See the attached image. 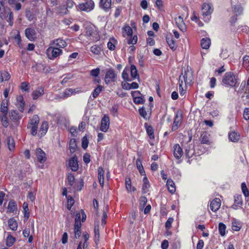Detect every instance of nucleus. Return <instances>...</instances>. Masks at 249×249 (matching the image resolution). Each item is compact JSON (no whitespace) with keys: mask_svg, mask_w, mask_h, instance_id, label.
Returning <instances> with one entry per match:
<instances>
[{"mask_svg":"<svg viewBox=\"0 0 249 249\" xmlns=\"http://www.w3.org/2000/svg\"><path fill=\"white\" fill-rule=\"evenodd\" d=\"M238 82V79L233 72H227L224 74L222 81V84L226 87H233Z\"/></svg>","mask_w":249,"mask_h":249,"instance_id":"1","label":"nucleus"},{"mask_svg":"<svg viewBox=\"0 0 249 249\" xmlns=\"http://www.w3.org/2000/svg\"><path fill=\"white\" fill-rule=\"evenodd\" d=\"M39 122V119L38 116L37 115H35L28 124V128L30 129L31 134L33 136H35L37 134Z\"/></svg>","mask_w":249,"mask_h":249,"instance_id":"2","label":"nucleus"},{"mask_svg":"<svg viewBox=\"0 0 249 249\" xmlns=\"http://www.w3.org/2000/svg\"><path fill=\"white\" fill-rule=\"evenodd\" d=\"M46 53L49 59L53 60L62 53V50L55 47H49L46 51Z\"/></svg>","mask_w":249,"mask_h":249,"instance_id":"3","label":"nucleus"},{"mask_svg":"<svg viewBox=\"0 0 249 249\" xmlns=\"http://www.w3.org/2000/svg\"><path fill=\"white\" fill-rule=\"evenodd\" d=\"M184 80L185 83H190L192 81V76L191 73L189 72L188 68L186 71H185L184 74L182 72L181 74L179 77V90L182 89L183 85V80Z\"/></svg>","mask_w":249,"mask_h":249,"instance_id":"4","label":"nucleus"},{"mask_svg":"<svg viewBox=\"0 0 249 249\" xmlns=\"http://www.w3.org/2000/svg\"><path fill=\"white\" fill-rule=\"evenodd\" d=\"M117 74L115 73L113 69H109L107 70L105 77V82L106 84L114 82L116 80Z\"/></svg>","mask_w":249,"mask_h":249,"instance_id":"5","label":"nucleus"},{"mask_svg":"<svg viewBox=\"0 0 249 249\" xmlns=\"http://www.w3.org/2000/svg\"><path fill=\"white\" fill-rule=\"evenodd\" d=\"M94 2L91 0H88L85 2L79 4L78 8L82 11L89 12L93 9Z\"/></svg>","mask_w":249,"mask_h":249,"instance_id":"6","label":"nucleus"},{"mask_svg":"<svg viewBox=\"0 0 249 249\" xmlns=\"http://www.w3.org/2000/svg\"><path fill=\"white\" fill-rule=\"evenodd\" d=\"M110 119L107 115H105L101 120L100 130L103 132H107L109 128Z\"/></svg>","mask_w":249,"mask_h":249,"instance_id":"7","label":"nucleus"},{"mask_svg":"<svg viewBox=\"0 0 249 249\" xmlns=\"http://www.w3.org/2000/svg\"><path fill=\"white\" fill-rule=\"evenodd\" d=\"M77 92L76 89H65L61 95L58 96L56 95L55 99L61 98V99H65L66 98L70 96H71L73 93H75Z\"/></svg>","mask_w":249,"mask_h":249,"instance_id":"8","label":"nucleus"},{"mask_svg":"<svg viewBox=\"0 0 249 249\" xmlns=\"http://www.w3.org/2000/svg\"><path fill=\"white\" fill-rule=\"evenodd\" d=\"M220 206V199L218 198H215L211 202L210 207L212 211L215 212L219 210Z\"/></svg>","mask_w":249,"mask_h":249,"instance_id":"9","label":"nucleus"},{"mask_svg":"<svg viewBox=\"0 0 249 249\" xmlns=\"http://www.w3.org/2000/svg\"><path fill=\"white\" fill-rule=\"evenodd\" d=\"M36 154L38 161L40 163H44L46 160L45 152L40 148L36 150Z\"/></svg>","mask_w":249,"mask_h":249,"instance_id":"10","label":"nucleus"},{"mask_svg":"<svg viewBox=\"0 0 249 249\" xmlns=\"http://www.w3.org/2000/svg\"><path fill=\"white\" fill-rule=\"evenodd\" d=\"M173 154L177 159H180L182 155L183 151L178 144H176L173 147Z\"/></svg>","mask_w":249,"mask_h":249,"instance_id":"11","label":"nucleus"},{"mask_svg":"<svg viewBox=\"0 0 249 249\" xmlns=\"http://www.w3.org/2000/svg\"><path fill=\"white\" fill-rule=\"evenodd\" d=\"M69 165L72 171H77L79 168V166L77 161V158L76 156H74L70 159Z\"/></svg>","mask_w":249,"mask_h":249,"instance_id":"12","label":"nucleus"},{"mask_svg":"<svg viewBox=\"0 0 249 249\" xmlns=\"http://www.w3.org/2000/svg\"><path fill=\"white\" fill-rule=\"evenodd\" d=\"M44 93V88L42 86L38 87L32 92V95L33 99L34 100H36L39 97L42 96Z\"/></svg>","mask_w":249,"mask_h":249,"instance_id":"13","label":"nucleus"},{"mask_svg":"<svg viewBox=\"0 0 249 249\" xmlns=\"http://www.w3.org/2000/svg\"><path fill=\"white\" fill-rule=\"evenodd\" d=\"M26 37L30 41H33L36 38V31L32 28H28L25 30Z\"/></svg>","mask_w":249,"mask_h":249,"instance_id":"14","label":"nucleus"},{"mask_svg":"<svg viewBox=\"0 0 249 249\" xmlns=\"http://www.w3.org/2000/svg\"><path fill=\"white\" fill-rule=\"evenodd\" d=\"M213 12V9L210 4L207 3H204L202 7V13L203 16L206 17L211 14Z\"/></svg>","mask_w":249,"mask_h":249,"instance_id":"15","label":"nucleus"},{"mask_svg":"<svg viewBox=\"0 0 249 249\" xmlns=\"http://www.w3.org/2000/svg\"><path fill=\"white\" fill-rule=\"evenodd\" d=\"M181 120V114H179L178 113L176 114L175 120L173 123V124L172 127V131H175L179 127L180 125V122Z\"/></svg>","mask_w":249,"mask_h":249,"instance_id":"16","label":"nucleus"},{"mask_svg":"<svg viewBox=\"0 0 249 249\" xmlns=\"http://www.w3.org/2000/svg\"><path fill=\"white\" fill-rule=\"evenodd\" d=\"M53 44L54 45V47H57L59 49L64 48L67 46V43L61 38H58L53 40Z\"/></svg>","mask_w":249,"mask_h":249,"instance_id":"17","label":"nucleus"},{"mask_svg":"<svg viewBox=\"0 0 249 249\" xmlns=\"http://www.w3.org/2000/svg\"><path fill=\"white\" fill-rule=\"evenodd\" d=\"M9 117L10 119L14 122L17 123L21 119L18 112L15 110H12L9 112Z\"/></svg>","mask_w":249,"mask_h":249,"instance_id":"18","label":"nucleus"},{"mask_svg":"<svg viewBox=\"0 0 249 249\" xmlns=\"http://www.w3.org/2000/svg\"><path fill=\"white\" fill-rule=\"evenodd\" d=\"M166 40L169 47L171 50L175 51L177 49L178 46L172 36H167Z\"/></svg>","mask_w":249,"mask_h":249,"instance_id":"19","label":"nucleus"},{"mask_svg":"<svg viewBox=\"0 0 249 249\" xmlns=\"http://www.w3.org/2000/svg\"><path fill=\"white\" fill-rule=\"evenodd\" d=\"M176 23L177 24L178 27L182 31L186 30L185 24L184 23L183 18L181 16H178V18H175Z\"/></svg>","mask_w":249,"mask_h":249,"instance_id":"20","label":"nucleus"},{"mask_svg":"<svg viewBox=\"0 0 249 249\" xmlns=\"http://www.w3.org/2000/svg\"><path fill=\"white\" fill-rule=\"evenodd\" d=\"M104 170L102 167H100L98 169V178L100 184L103 186L104 185Z\"/></svg>","mask_w":249,"mask_h":249,"instance_id":"21","label":"nucleus"},{"mask_svg":"<svg viewBox=\"0 0 249 249\" xmlns=\"http://www.w3.org/2000/svg\"><path fill=\"white\" fill-rule=\"evenodd\" d=\"M229 139L232 142H237L240 139V135L235 131L231 132L229 133Z\"/></svg>","mask_w":249,"mask_h":249,"instance_id":"22","label":"nucleus"},{"mask_svg":"<svg viewBox=\"0 0 249 249\" xmlns=\"http://www.w3.org/2000/svg\"><path fill=\"white\" fill-rule=\"evenodd\" d=\"M166 185L168 188V191L172 194H173L176 191V187L174 181L171 179H168L166 183Z\"/></svg>","mask_w":249,"mask_h":249,"instance_id":"23","label":"nucleus"},{"mask_svg":"<svg viewBox=\"0 0 249 249\" xmlns=\"http://www.w3.org/2000/svg\"><path fill=\"white\" fill-rule=\"evenodd\" d=\"M211 45V40L209 38H203L201 40V46L204 49H208Z\"/></svg>","mask_w":249,"mask_h":249,"instance_id":"24","label":"nucleus"},{"mask_svg":"<svg viewBox=\"0 0 249 249\" xmlns=\"http://www.w3.org/2000/svg\"><path fill=\"white\" fill-rule=\"evenodd\" d=\"M150 187L149 182L147 178L145 176L143 179V185H142V193L145 194L148 191V188Z\"/></svg>","mask_w":249,"mask_h":249,"instance_id":"25","label":"nucleus"},{"mask_svg":"<svg viewBox=\"0 0 249 249\" xmlns=\"http://www.w3.org/2000/svg\"><path fill=\"white\" fill-rule=\"evenodd\" d=\"M9 228L13 231H16L18 228V223L14 218H10L8 221Z\"/></svg>","mask_w":249,"mask_h":249,"instance_id":"26","label":"nucleus"},{"mask_svg":"<svg viewBox=\"0 0 249 249\" xmlns=\"http://www.w3.org/2000/svg\"><path fill=\"white\" fill-rule=\"evenodd\" d=\"M11 77L10 74L7 71L0 72V83L4 81H7Z\"/></svg>","mask_w":249,"mask_h":249,"instance_id":"27","label":"nucleus"},{"mask_svg":"<svg viewBox=\"0 0 249 249\" xmlns=\"http://www.w3.org/2000/svg\"><path fill=\"white\" fill-rule=\"evenodd\" d=\"M111 0H101L100 6L104 9H108L111 7Z\"/></svg>","mask_w":249,"mask_h":249,"instance_id":"28","label":"nucleus"},{"mask_svg":"<svg viewBox=\"0 0 249 249\" xmlns=\"http://www.w3.org/2000/svg\"><path fill=\"white\" fill-rule=\"evenodd\" d=\"M0 112L2 113V115H7L8 112L7 101L3 100L0 106Z\"/></svg>","mask_w":249,"mask_h":249,"instance_id":"29","label":"nucleus"},{"mask_svg":"<svg viewBox=\"0 0 249 249\" xmlns=\"http://www.w3.org/2000/svg\"><path fill=\"white\" fill-rule=\"evenodd\" d=\"M70 150L71 153H74L77 148L76 141L75 139H71L70 141Z\"/></svg>","mask_w":249,"mask_h":249,"instance_id":"30","label":"nucleus"},{"mask_svg":"<svg viewBox=\"0 0 249 249\" xmlns=\"http://www.w3.org/2000/svg\"><path fill=\"white\" fill-rule=\"evenodd\" d=\"M23 212H24V217L25 218L24 221L27 220V219L29 217V209H28V205L27 203L24 202L23 204Z\"/></svg>","mask_w":249,"mask_h":249,"instance_id":"31","label":"nucleus"},{"mask_svg":"<svg viewBox=\"0 0 249 249\" xmlns=\"http://www.w3.org/2000/svg\"><path fill=\"white\" fill-rule=\"evenodd\" d=\"M8 211L10 213H13L17 209V204L15 201L10 200L8 203Z\"/></svg>","mask_w":249,"mask_h":249,"instance_id":"32","label":"nucleus"},{"mask_svg":"<svg viewBox=\"0 0 249 249\" xmlns=\"http://www.w3.org/2000/svg\"><path fill=\"white\" fill-rule=\"evenodd\" d=\"M100 232L99 227L98 225L95 226L94 228V242L96 245L98 244L99 241Z\"/></svg>","mask_w":249,"mask_h":249,"instance_id":"33","label":"nucleus"},{"mask_svg":"<svg viewBox=\"0 0 249 249\" xmlns=\"http://www.w3.org/2000/svg\"><path fill=\"white\" fill-rule=\"evenodd\" d=\"M48 129V124L47 122H43L40 128V132L42 136L44 135L47 132Z\"/></svg>","mask_w":249,"mask_h":249,"instance_id":"34","label":"nucleus"},{"mask_svg":"<svg viewBox=\"0 0 249 249\" xmlns=\"http://www.w3.org/2000/svg\"><path fill=\"white\" fill-rule=\"evenodd\" d=\"M130 73L131 76L133 79H136L137 77L138 78H139L136 67L133 65H131L130 67Z\"/></svg>","mask_w":249,"mask_h":249,"instance_id":"35","label":"nucleus"},{"mask_svg":"<svg viewBox=\"0 0 249 249\" xmlns=\"http://www.w3.org/2000/svg\"><path fill=\"white\" fill-rule=\"evenodd\" d=\"M86 35L88 37H93L94 35H96L93 29L90 27H87L86 28Z\"/></svg>","mask_w":249,"mask_h":249,"instance_id":"36","label":"nucleus"},{"mask_svg":"<svg viewBox=\"0 0 249 249\" xmlns=\"http://www.w3.org/2000/svg\"><path fill=\"white\" fill-rule=\"evenodd\" d=\"M209 135L206 133H204L201 135V142L203 144H209Z\"/></svg>","mask_w":249,"mask_h":249,"instance_id":"37","label":"nucleus"},{"mask_svg":"<svg viewBox=\"0 0 249 249\" xmlns=\"http://www.w3.org/2000/svg\"><path fill=\"white\" fill-rule=\"evenodd\" d=\"M136 165L138 169L139 170V172L141 175H145V171L144 170V169L143 168V166L142 164V162L140 159H137L136 160Z\"/></svg>","mask_w":249,"mask_h":249,"instance_id":"38","label":"nucleus"},{"mask_svg":"<svg viewBox=\"0 0 249 249\" xmlns=\"http://www.w3.org/2000/svg\"><path fill=\"white\" fill-rule=\"evenodd\" d=\"M103 87L101 85H98L96 88H95L92 92V96L93 98H96L100 93L103 90Z\"/></svg>","mask_w":249,"mask_h":249,"instance_id":"39","label":"nucleus"},{"mask_svg":"<svg viewBox=\"0 0 249 249\" xmlns=\"http://www.w3.org/2000/svg\"><path fill=\"white\" fill-rule=\"evenodd\" d=\"M7 143L9 149L10 151L13 150L15 148V141L14 139L11 137H8L7 139Z\"/></svg>","mask_w":249,"mask_h":249,"instance_id":"40","label":"nucleus"},{"mask_svg":"<svg viewBox=\"0 0 249 249\" xmlns=\"http://www.w3.org/2000/svg\"><path fill=\"white\" fill-rule=\"evenodd\" d=\"M90 51L96 55H98L100 53L102 49L101 47L99 46L95 45L90 48Z\"/></svg>","mask_w":249,"mask_h":249,"instance_id":"41","label":"nucleus"},{"mask_svg":"<svg viewBox=\"0 0 249 249\" xmlns=\"http://www.w3.org/2000/svg\"><path fill=\"white\" fill-rule=\"evenodd\" d=\"M116 42V40L114 38H111L110 39L109 41L107 43V47L108 48L111 50H114L115 49V43Z\"/></svg>","mask_w":249,"mask_h":249,"instance_id":"42","label":"nucleus"},{"mask_svg":"<svg viewBox=\"0 0 249 249\" xmlns=\"http://www.w3.org/2000/svg\"><path fill=\"white\" fill-rule=\"evenodd\" d=\"M226 229V225L223 223H220L218 225V230L219 234L221 236H224L225 234V230Z\"/></svg>","mask_w":249,"mask_h":249,"instance_id":"43","label":"nucleus"},{"mask_svg":"<svg viewBox=\"0 0 249 249\" xmlns=\"http://www.w3.org/2000/svg\"><path fill=\"white\" fill-rule=\"evenodd\" d=\"M7 18L5 19L9 23V25L11 26L13 25V14L12 12H8L7 14Z\"/></svg>","mask_w":249,"mask_h":249,"instance_id":"44","label":"nucleus"},{"mask_svg":"<svg viewBox=\"0 0 249 249\" xmlns=\"http://www.w3.org/2000/svg\"><path fill=\"white\" fill-rule=\"evenodd\" d=\"M15 242V238L9 235L6 238V245L8 247H11Z\"/></svg>","mask_w":249,"mask_h":249,"instance_id":"45","label":"nucleus"},{"mask_svg":"<svg viewBox=\"0 0 249 249\" xmlns=\"http://www.w3.org/2000/svg\"><path fill=\"white\" fill-rule=\"evenodd\" d=\"M241 224L237 221H234L232 222V230L234 231H239L241 229Z\"/></svg>","mask_w":249,"mask_h":249,"instance_id":"46","label":"nucleus"},{"mask_svg":"<svg viewBox=\"0 0 249 249\" xmlns=\"http://www.w3.org/2000/svg\"><path fill=\"white\" fill-rule=\"evenodd\" d=\"M146 132L150 139L154 138V130L153 127L151 125L147 126L146 127Z\"/></svg>","mask_w":249,"mask_h":249,"instance_id":"47","label":"nucleus"},{"mask_svg":"<svg viewBox=\"0 0 249 249\" xmlns=\"http://www.w3.org/2000/svg\"><path fill=\"white\" fill-rule=\"evenodd\" d=\"M234 203L236 204H237L238 205L241 206L243 204V200L242 198L241 195H236L234 196Z\"/></svg>","mask_w":249,"mask_h":249,"instance_id":"48","label":"nucleus"},{"mask_svg":"<svg viewBox=\"0 0 249 249\" xmlns=\"http://www.w3.org/2000/svg\"><path fill=\"white\" fill-rule=\"evenodd\" d=\"M241 188L242 192L244 194V196L246 197H248L249 196V192L248 191V189L246 186V183L243 182L241 184Z\"/></svg>","mask_w":249,"mask_h":249,"instance_id":"49","label":"nucleus"},{"mask_svg":"<svg viewBox=\"0 0 249 249\" xmlns=\"http://www.w3.org/2000/svg\"><path fill=\"white\" fill-rule=\"evenodd\" d=\"M0 118L2 125L5 127H7L9 125V122L7 118V115H2Z\"/></svg>","mask_w":249,"mask_h":249,"instance_id":"50","label":"nucleus"},{"mask_svg":"<svg viewBox=\"0 0 249 249\" xmlns=\"http://www.w3.org/2000/svg\"><path fill=\"white\" fill-rule=\"evenodd\" d=\"M100 70L99 68H97L95 69H93L90 71V74L91 76L97 77L100 73Z\"/></svg>","mask_w":249,"mask_h":249,"instance_id":"51","label":"nucleus"},{"mask_svg":"<svg viewBox=\"0 0 249 249\" xmlns=\"http://www.w3.org/2000/svg\"><path fill=\"white\" fill-rule=\"evenodd\" d=\"M194 154V150L193 149H186L185 156L187 158H191Z\"/></svg>","mask_w":249,"mask_h":249,"instance_id":"52","label":"nucleus"},{"mask_svg":"<svg viewBox=\"0 0 249 249\" xmlns=\"http://www.w3.org/2000/svg\"><path fill=\"white\" fill-rule=\"evenodd\" d=\"M67 179L69 181V184L72 186L74 182L75 178L73 174L69 173L67 176Z\"/></svg>","mask_w":249,"mask_h":249,"instance_id":"53","label":"nucleus"},{"mask_svg":"<svg viewBox=\"0 0 249 249\" xmlns=\"http://www.w3.org/2000/svg\"><path fill=\"white\" fill-rule=\"evenodd\" d=\"M74 201L72 197L71 196H69L68 197V206L67 208L68 210H70L71 207L74 204Z\"/></svg>","mask_w":249,"mask_h":249,"instance_id":"54","label":"nucleus"},{"mask_svg":"<svg viewBox=\"0 0 249 249\" xmlns=\"http://www.w3.org/2000/svg\"><path fill=\"white\" fill-rule=\"evenodd\" d=\"M173 218L171 217L168 218L167 219L165 224V227L167 230H168L171 227L172 223H173Z\"/></svg>","mask_w":249,"mask_h":249,"instance_id":"55","label":"nucleus"},{"mask_svg":"<svg viewBox=\"0 0 249 249\" xmlns=\"http://www.w3.org/2000/svg\"><path fill=\"white\" fill-rule=\"evenodd\" d=\"M89 141L87 137H84L82 139V146L83 149H86L88 146Z\"/></svg>","mask_w":249,"mask_h":249,"instance_id":"56","label":"nucleus"},{"mask_svg":"<svg viewBox=\"0 0 249 249\" xmlns=\"http://www.w3.org/2000/svg\"><path fill=\"white\" fill-rule=\"evenodd\" d=\"M21 89L26 92L29 90V86L27 82H22L21 85Z\"/></svg>","mask_w":249,"mask_h":249,"instance_id":"57","label":"nucleus"},{"mask_svg":"<svg viewBox=\"0 0 249 249\" xmlns=\"http://www.w3.org/2000/svg\"><path fill=\"white\" fill-rule=\"evenodd\" d=\"M124 30L126 35L128 36H131L133 33V31L132 28L129 26H126L124 28Z\"/></svg>","mask_w":249,"mask_h":249,"instance_id":"58","label":"nucleus"},{"mask_svg":"<svg viewBox=\"0 0 249 249\" xmlns=\"http://www.w3.org/2000/svg\"><path fill=\"white\" fill-rule=\"evenodd\" d=\"M139 112L140 115L144 119H147V112L145 110L144 107H142L139 109Z\"/></svg>","mask_w":249,"mask_h":249,"instance_id":"59","label":"nucleus"},{"mask_svg":"<svg viewBox=\"0 0 249 249\" xmlns=\"http://www.w3.org/2000/svg\"><path fill=\"white\" fill-rule=\"evenodd\" d=\"M138 38L137 36H134L133 37H131L127 41V43L129 44H135L137 43Z\"/></svg>","mask_w":249,"mask_h":249,"instance_id":"60","label":"nucleus"},{"mask_svg":"<svg viewBox=\"0 0 249 249\" xmlns=\"http://www.w3.org/2000/svg\"><path fill=\"white\" fill-rule=\"evenodd\" d=\"M147 202V198L145 196H142L140 197V205L142 208H143L146 205Z\"/></svg>","mask_w":249,"mask_h":249,"instance_id":"61","label":"nucleus"},{"mask_svg":"<svg viewBox=\"0 0 249 249\" xmlns=\"http://www.w3.org/2000/svg\"><path fill=\"white\" fill-rule=\"evenodd\" d=\"M234 12L236 15H240L243 11V9L240 5H236L234 7Z\"/></svg>","mask_w":249,"mask_h":249,"instance_id":"62","label":"nucleus"},{"mask_svg":"<svg viewBox=\"0 0 249 249\" xmlns=\"http://www.w3.org/2000/svg\"><path fill=\"white\" fill-rule=\"evenodd\" d=\"M8 12H11L9 9L5 10L3 12L0 13V18L1 19L7 18V17L6 16Z\"/></svg>","mask_w":249,"mask_h":249,"instance_id":"63","label":"nucleus"},{"mask_svg":"<svg viewBox=\"0 0 249 249\" xmlns=\"http://www.w3.org/2000/svg\"><path fill=\"white\" fill-rule=\"evenodd\" d=\"M244 118L246 120H249V108H246L244 111Z\"/></svg>","mask_w":249,"mask_h":249,"instance_id":"64","label":"nucleus"}]
</instances>
